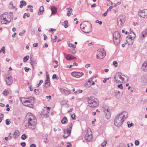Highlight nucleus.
<instances>
[{"mask_svg":"<svg viewBox=\"0 0 147 147\" xmlns=\"http://www.w3.org/2000/svg\"><path fill=\"white\" fill-rule=\"evenodd\" d=\"M121 36L120 33L117 31L115 32L113 34V38H120Z\"/></svg>","mask_w":147,"mask_h":147,"instance_id":"19","label":"nucleus"},{"mask_svg":"<svg viewBox=\"0 0 147 147\" xmlns=\"http://www.w3.org/2000/svg\"><path fill=\"white\" fill-rule=\"evenodd\" d=\"M66 9H67V10L69 9V11H73V9H72V8H67Z\"/></svg>","mask_w":147,"mask_h":147,"instance_id":"61","label":"nucleus"},{"mask_svg":"<svg viewBox=\"0 0 147 147\" xmlns=\"http://www.w3.org/2000/svg\"><path fill=\"white\" fill-rule=\"evenodd\" d=\"M51 10L52 11V14H55L57 12V9L54 6L51 7Z\"/></svg>","mask_w":147,"mask_h":147,"instance_id":"23","label":"nucleus"},{"mask_svg":"<svg viewBox=\"0 0 147 147\" xmlns=\"http://www.w3.org/2000/svg\"><path fill=\"white\" fill-rule=\"evenodd\" d=\"M83 75L82 73L73 72L71 73L72 76L75 78H79Z\"/></svg>","mask_w":147,"mask_h":147,"instance_id":"16","label":"nucleus"},{"mask_svg":"<svg viewBox=\"0 0 147 147\" xmlns=\"http://www.w3.org/2000/svg\"><path fill=\"white\" fill-rule=\"evenodd\" d=\"M67 121V118L66 117H65L62 119L61 122L62 123L64 124L66 123V121Z\"/></svg>","mask_w":147,"mask_h":147,"instance_id":"29","label":"nucleus"},{"mask_svg":"<svg viewBox=\"0 0 147 147\" xmlns=\"http://www.w3.org/2000/svg\"><path fill=\"white\" fill-rule=\"evenodd\" d=\"M23 104L25 106H26V107H29L31 108H33V105L31 103H23Z\"/></svg>","mask_w":147,"mask_h":147,"instance_id":"24","label":"nucleus"},{"mask_svg":"<svg viewBox=\"0 0 147 147\" xmlns=\"http://www.w3.org/2000/svg\"><path fill=\"white\" fill-rule=\"evenodd\" d=\"M30 63L31 64L33 68H34L36 66V65L37 63V61L35 60H32L30 59Z\"/></svg>","mask_w":147,"mask_h":147,"instance_id":"20","label":"nucleus"},{"mask_svg":"<svg viewBox=\"0 0 147 147\" xmlns=\"http://www.w3.org/2000/svg\"><path fill=\"white\" fill-rule=\"evenodd\" d=\"M61 91L62 92L66 94H68L70 93V92L69 91L63 89H62L61 90Z\"/></svg>","mask_w":147,"mask_h":147,"instance_id":"26","label":"nucleus"},{"mask_svg":"<svg viewBox=\"0 0 147 147\" xmlns=\"http://www.w3.org/2000/svg\"><path fill=\"white\" fill-rule=\"evenodd\" d=\"M125 17L123 15L119 16L117 18L118 26L119 27H121L125 22Z\"/></svg>","mask_w":147,"mask_h":147,"instance_id":"10","label":"nucleus"},{"mask_svg":"<svg viewBox=\"0 0 147 147\" xmlns=\"http://www.w3.org/2000/svg\"><path fill=\"white\" fill-rule=\"evenodd\" d=\"M0 119H1V120L3 119L4 115L3 114L1 113L0 114Z\"/></svg>","mask_w":147,"mask_h":147,"instance_id":"48","label":"nucleus"},{"mask_svg":"<svg viewBox=\"0 0 147 147\" xmlns=\"http://www.w3.org/2000/svg\"><path fill=\"white\" fill-rule=\"evenodd\" d=\"M121 2H117L116 4H115L114 6H113V7H115L117 6V5H119L121 4Z\"/></svg>","mask_w":147,"mask_h":147,"instance_id":"50","label":"nucleus"},{"mask_svg":"<svg viewBox=\"0 0 147 147\" xmlns=\"http://www.w3.org/2000/svg\"><path fill=\"white\" fill-rule=\"evenodd\" d=\"M103 109L104 113H105L106 117L108 119V117H110L111 116L110 111L109 110V108L108 107L104 106L103 107Z\"/></svg>","mask_w":147,"mask_h":147,"instance_id":"13","label":"nucleus"},{"mask_svg":"<svg viewBox=\"0 0 147 147\" xmlns=\"http://www.w3.org/2000/svg\"><path fill=\"white\" fill-rule=\"evenodd\" d=\"M142 69L145 72L147 71V61L144 62L142 66Z\"/></svg>","mask_w":147,"mask_h":147,"instance_id":"18","label":"nucleus"},{"mask_svg":"<svg viewBox=\"0 0 147 147\" xmlns=\"http://www.w3.org/2000/svg\"><path fill=\"white\" fill-rule=\"evenodd\" d=\"M88 104V106L91 108H94L97 107L99 104V101L97 98L94 96H91L87 97L86 98Z\"/></svg>","mask_w":147,"mask_h":147,"instance_id":"4","label":"nucleus"},{"mask_svg":"<svg viewBox=\"0 0 147 147\" xmlns=\"http://www.w3.org/2000/svg\"><path fill=\"white\" fill-rule=\"evenodd\" d=\"M19 132L18 130H16L13 134V135L15 136L14 137V138H17L19 135Z\"/></svg>","mask_w":147,"mask_h":147,"instance_id":"27","label":"nucleus"},{"mask_svg":"<svg viewBox=\"0 0 147 147\" xmlns=\"http://www.w3.org/2000/svg\"><path fill=\"white\" fill-rule=\"evenodd\" d=\"M94 78V77H93L89 79V80H88V82L89 83L92 82V80Z\"/></svg>","mask_w":147,"mask_h":147,"instance_id":"44","label":"nucleus"},{"mask_svg":"<svg viewBox=\"0 0 147 147\" xmlns=\"http://www.w3.org/2000/svg\"><path fill=\"white\" fill-rule=\"evenodd\" d=\"M147 34V29L143 31L141 34L139 36V38L143 40L146 36Z\"/></svg>","mask_w":147,"mask_h":147,"instance_id":"15","label":"nucleus"},{"mask_svg":"<svg viewBox=\"0 0 147 147\" xmlns=\"http://www.w3.org/2000/svg\"><path fill=\"white\" fill-rule=\"evenodd\" d=\"M38 45V43H34L33 44V46L34 47H37Z\"/></svg>","mask_w":147,"mask_h":147,"instance_id":"52","label":"nucleus"},{"mask_svg":"<svg viewBox=\"0 0 147 147\" xmlns=\"http://www.w3.org/2000/svg\"><path fill=\"white\" fill-rule=\"evenodd\" d=\"M61 130V129L59 128H58V129H56L55 128H54V131H60Z\"/></svg>","mask_w":147,"mask_h":147,"instance_id":"47","label":"nucleus"},{"mask_svg":"<svg viewBox=\"0 0 147 147\" xmlns=\"http://www.w3.org/2000/svg\"><path fill=\"white\" fill-rule=\"evenodd\" d=\"M68 21L67 20L65 21L64 22H62V24L63 26H64L65 28H66L68 27Z\"/></svg>","mask_w":147,"mask_h":147,"instance_id":"30","label":"nucleus"},{"mask_svg":"<svg viewBox=\"0 0 147 147\" xmlns=\"http://www.w3.org/2000/svg\"><path fill=\"white\" fill-rule=\"evenodd\" d=\"M43 82V81L42 80H40V82L39 84H38L37 87H39Z\"/></svg>","mask_w":147,"mask_h":147,"instance_id":"43","label":"nucleus"},{"mask_svg":"<svg viewBox=\"0 0 147 147\" xmlns=\"http://www.w3.org/2000/svg\"><path fill=\"white\" fill-rule=\"evenodd\" d=\"M50 86V82L49 80H46L45 81V87L47 88L48 86Z\"/></svg>","mask_w":147,"mask_h":147,"instance_id":"28","label":"nucleus"},{"mask_svg":"<svg viewBox=\"0 0 147 147\" xmlns=\"http://www.w3.org/2000/svg\"><path fill=\"white\" fill-rule=\"evenodd\" d=\"M63 131L64 135H63V137L65 138H67L70 135L71 132L70 130L67 129H64Z\"/></svg>","mask_w":147,"mask_h":147,"instance_id":"14","label":"nucleus"},{"mask_svg":"<svg viewBox=\"0 0 147 147\" xmlns=\"http://www.w3.org/2000/svg\"><path fill=\"white\" fill-rule=\"evenodd\" d=\"M106 55V52L103 48H100L98 50L96 53V57L97 59H102L105 57Z\"/></svg>","mask_w":147,"mask_h":147,"instance_id":"7","label":"nucleus"},{"mask_svg":"<svg viewBox=\"0 0 147 147\" xmlns=\"http://www.w3.org/2000/svg\"><path fill=\"white\" fill-rule=\"evenodd\" d=\"M24 69H25V71L26 72H27L30 69L29 68H28L27 67H25Z\"/></svg>","mask_w":147,"mask_h":147,"instance_id":"51","label":"nucleus"},{"mask_svg":"<svg viewBox=\"0 0 147 147\" xmlns=\"http://www.w3.org/2000/svg\"><path fill=\"white\" fill-rule=\"evenodd\" d=\"M128 113L123 111L118 114L114 119L115 125L118 127H120L123 124L124 120L127 118Z\"/></svg>","mask_w":147,"mask_h":147,"instance_id":"2","label":"nucleus"},{"mask_svg":"<svg viewBox=\"0 0 147 147\" xmlns=\"http://www.w3.org/2000/svg\"><path fill=\"white\" fill-rule=\"evenodd\" d=\"M3 92V94L5 96H7L8 94V91L7 90H5Z\"/></svg>","mask_w":147,"mask_h":147,"instance_id":"33","label":"nucleus"},{"mask_svg":"<svg viewBox=\"0 0 147 147\" xmlns=\"http://www.w3.org/2000/svg\"><path fill=\"white\" fill-rule=\"evenodd\" d=\"M5 81L7 85H11L13 82V80L11 77L9 75H7L6 77Z\"/></svg>","mask_w":147,"mask_h":147,"instance_id":"12","label":"nucleus"},{"mask_svg":"<svg viewBox=\"0 0 147 147\" xmlns=\"http://www.w3.org/2000/svg\"><path fill=\"white\" fill-rule=\"evenodd\" d=\"M34 92L36 94H39V91L38 89H35L34 90Z\"/></svg>","mask_w":147,"mask_h":147,"instance_id":"42","label":"nucleus"},{"mask_svg":"<svg viewBox=\"0 0 147 147\" xmlns=\"http://www.w3.org/2000/svg\"><path fill=\"white\" fill-rule=\"evenodd\" d=\"M129 122L128 121L127 122V124L128 125V127L129 128L133 126L134 125V124L132 123H131L130 124H129Z\"/></svg>","mask_w":147,"mask_h":147,"instance_id":"36","label":"nucleus"},{"mask_svg":"<svg viewBox=\"0 0 147 147\" xmlns=\"http://www.w3.org/2000/svg\"><path fill=\"white\" fill-rule=\"evenodd\" d=\"M5 121H6V125H9L11 123L10 121L8 119H6V120Z\"/></svg>","mask_w":147,"mask_h":147,"instance_id":"38","label":"nucleus"},{"mask_svg":"<svg viewBox=\"0 0 147 147\" xmlns=\"http://www.w3.org/2000/svg\"><path fill=\"white\" fill-rule=\"evenodd\" d=\"M90 64H86L85 66V67L86 68H88V67H90Z\"/></svg>","mask_w":147,"mask_h":147,"instance_id":"55","label":"nucleus"},{"mask_svg":"<svg viewBox=\"0 0 147 147\" xmlns=\"http://www.w3.org/2000/svg\"><path fill=\"white\" fill-rule=\"evenodd\" d=\"M26 136L25 134H23L21 137L22 139L23 140H25L26 138Z\"/></svg>","mask_w":147,"mask_h":147,"instance_id":"35","label":"nucleus"},{"mask_svg":"<svg viewBox=\"0 0 147 147\" xmlns=\"http://www.w3.org/2000/svg\"><path fill=\"white\" fill-rule=\"evenodd\" d=\"M71 13L70 11H67V15L68 16H70L71 14Z\"/></svg>","mask_w":147,"mask_h":147,"instance_id":"54","label":"nucleus"},{"mask_svg":"<svg viewBox=\"0 0 147 147\" xmlns=\"http://www.w3.org/2000/svg\"><path fill=\"white\" fill-rule=\"evenodd\" d=\"M34 98L33 97H28L25 98L24 97H20V101L22 102V104L23 103H31L32 102H33L34 101Z\"/></svg>","mask_w":147,"mask_h":147,"instance_id":"8","label":"nucleus"},{"mask_svg":"<svg viewBox=\"0 0 147 147\" xmlns=\"http://www.w3.org/2000/svg\"><path fill=\"white\" fill-rule=\"evenodd\" d=\"M135 145L136 146H138L139 145V142L138 140H136L135 142Z\"/></svg>","mask_w":147,"mask_h":147,"instance_id":"40","label":"nucleus"},{"mask_svg":"<svg viewBox=\"0 0 147 147\" xmlns=\"http://www.w3.org/2000/svg\"><path fill=\"white\" fill-rule=\"evenodd\" d=\"M52 78L53 79L56 78L57 80H58L59 79V78L55 74H54Z\"/></svg>","mask_w":147,"mask_h":147,"instance_id":"34","label":"nucleus"},{"mask_svg":"<svg viewBox=\"0 0 147 147\" xmlns=\"http://www.w3.org/2000/svg\"><path fill=\"white\" fill-rule=\"evenodd\" d=\"M104 143H105V146L106 144L107 143V140L105 139L104 140V142H103Z\"/></svg>","mask_w":147,"mask_h":147,"instance_id":"60","label":"nucleus"},{"mask_svg":"<svg viewBox=\"0 0 147 147\" xmlns=\"http://www.w3.org/2000/svg\"><path fill=\"white\" fill-rule=\"evenodd\" d=\"M96 23H98L100 25H101L102 24V22L101 21H98V20H96Z\"/></svg>","mask_w":147,"mask_h":147,"instance_id":"49","label":"nucleus"},{"mask_svg":"<svg viewBox=\"0 0 147 147\" xmlns=\"http://www.w3.org/2000/svg\"><path fill=\"white\" fill-rule=\"evenodd\" d=\"M68 47H72V45H73L71 43H69L68 42Z\"/></svg>","mask_w":147,"mask_h":147,"instance_id":"58","label":"nucleus"},{"mask_svg":"<svg viewBox=\"0 0 147 147\" xmlns=\"http://www.w3.org/2000/svg\"><path fill=\"white\" fill-rule=\"evenodd\" d=\"M11 133H9V140H10L12 138L11 136H10V135H11Z\"/></svg>","mask_w":147,"mask_h":147,"instance_id":"62","label":"nucleus"},{"mask_svg":"<svg viewBox=\"0 0 147 147\" xmlns=\"http://www.w3.org/2000/svg\"><path fill=\"white\" fill-rule=\"evenodd\" d=\"M44 10V8L42 6H41L40 7L39 11L38 12V14L40 15H41L43 13Z\"/></svg>","mask_w":147,"mask_h":147,"instance_id":"25","label":"nucleus"},{"mask_svg":"<svg viewBox=\"0 0 147 147\" xmlns=\"http://www.w3.org/2000/svg\"><path fill=\"white\" fill-rule=\"evenodd\" d=\"M75 117H76V115L74 113L73 114H72L71 115V117L73 119H76Z\"/></svg>","mask_w":147,"mask_h":147,"instance_id":"45","label":"nucleus"},{"mask_svg":"<svg viewBox=\"0 0 147 147\" xmlns=\"http://www.w3.org/2000/svg\"><path fill=\"white\" fill-rule=\"evenodd\" d=\"M129 78L127 76L122 74V73L118 72L114 76L115 80L117 83H123L127 82Z\"/></svg>","mask_w":147,"mask_h":147,"instance_id":"3","label":"nucleus"},{"mask_svg":"<svg viewBox=\"0 0 147 147\" xmlns=\"http://www.w3.org/2000/svg\"><path fill=\"white\" fill-rule=\"evenodd\" d=\"M136 37V35L134 32L130 33L129 34L128 36V38L129 39H130L131 40H133Z\"/></svg>","mask_w":147,"mask_h":147,"instance_id":"17","label":"nucleus"},{"mask_svg":"<svg viewBox=\"0 0 147 147\" xmlns=\"http://www.w3.org/2000/svg\"><path fill=\"white\" fill-rule=\"evenodd\" d=\"M72 126V123L70 122L69 123V125L67 126V129L70 130V131H71Z\"/></svg>","mask_w":147,"mask_h":147,"instance_id":"31","label":"nucleus"},{"mask_svg":"<svg viewBox=\"0 0 147 147\" xmlns=\"http://www.w3.org/2000/svg\"><path fill=\"white\" fill-rule=\"evenodd\" d=\"M139 15L144 18H147V10L144 9L140 10L138 12Z\"/></svg>","mask_w":147,"mask_h":147,"instance_id":"11","label":"nucleus"},{"mask_svg":"<svg viewBox=\"0 0 147 147\" xmlns=\"http://www.w3.org/2000/svg\"><path fill=\"white\" fill-rule=\"evenodd\" d=\"M117 87L119 88H120L121 89H122L123 88V86L122 84H118L117 85Z\"/></svg>","mask_w":147,"mask_h":147,"instance_id":"39","label":"nucleus"},{"mask_svg":"<svg viewBox=\"0 0 147 147\" xmlns=\"http://www.w3.org/2000/svg\"><path fill=\"white\" fill-rule=\"evenodd\" d=\"M80 27L83 32L89 33L91 30V24L88 22H84L80 24Z\"/></svg>","mask_w":147,"mask_h":147,"instance_id":"6","label":"nucleus"},{"mask_svg":"<svg viewBox=\"0 0 147 147\" xmlns=\"http://www.w3.org/2000/svg\"><path fill=\"white\" fill-rule=\"evenodd\" d=\"M5 106V105L4 104L2 103H0V106L2 107H3Z\"/></svg>","mask_w":147,"mask_h":147,"instance_id":"64","label":"nucleus"},{"mask_svg":"<svg viewBox=\"0 0 147 147\" xmlns=\"http://www.w3.org/2000/svg\"><path fill=\"white\" fill-rule=\"evenodd\" d=\"M20 3L22 4L24 6H26V3L24 1H20Z\"/></svg>","mask_w":147,"mask_h":147,"instance_id":"37","label":"nucleus"},{"mask_svg":"<svg viewBox=\"0 0 147 147\" xmlns=\"http://www.w3.org/2000/svg\"><path fill=\"white\" fill-rule=\"evenodd\" d=\"M92 138V133L90 129L87 130V133L85 136V138L87 142H90Z\"/></svg>","mask_w":147,"mask_h":147,"instance_id":"9","label":"nucleus"},{"mask_svg":"<svg viewBox=\"0 0 147 147\" xmlns=\"http://www.w3.org/2000/svg\"><path fill=\"white\" fill-rule=\"evenodd\" d=\"M17 33L16 32H15L12 35V37L13 38H15V37Z\"/></svg>","mask_w":147,"mask_h":147,"instance_id":"57","label":"nucleus"},{"mask_svg":"<svg viewBox=\"0 0 147 147\" xmlns=\"http://www.w3.org/2000/svg\"><path fill=\"white\" fill-rule=\"evenodd\" d=\"M43 36L44 37V40H45L47 38V36L45 34H44Z\"/></svg>","mask_w":147,"mask_h":147,"instance_id":"63","label":"nucleus"},{"mask_svg":"<svg viewBox=\"0 0 147 147\" xmlns=\"http://www.w3.org/2000/svg\"><path fill=\"white\" fill-rule=\"evenodd\" d=\"M36 119L35 116L32 113H28L27 114L25 122L30 128L34 130L36 127Z\"/></svg>","mask_w":147,"mask_h":147,"instance_id":"1","label":"nucleus"},{"mask_svg":"<svg viewBox=\"0 0 147 147\" xmlns=\"http://www.w3.org/2000/svg\"><path fill=\"white\" fill-rule=\"evenodd\" d=\"M114 43L116 45H118L120 42V38H113Z\"/></svg>","mask_w":147,"mask_h":147,"instance_id":"22","label":"nucleus"},{"mask_svg":"<svg viewBox=\"0 0 147 147\" xmlns=\"http://www.w3.org/2000/svg\"><path fill=\"white\" fill-rule=\"evenodd\" d=\"M46 98H49V99H50L51 98V96L50 95L47 96H46Z\"/></svg>","mask_w":147,"mask_h":147,"instance_id":"59","label":"nucleus"},{"mask_svg":"<svg viewBox=\"0 0 147 147\" xmlns=\"http://www.w3.org/2000/svg\"><path fill=\"white\" fill-rule=\"evenodd\" d=\"M5 15L3 14L1 16V22L2 24H7V23H9L13 20V16L12 12H10L6 16H5Z\"/></svg>","mask_w":147,"mask_h":147,"instance_id":"5","label":"nucleus"},{"mask_svg":"<svg viewBox=\"0 0 147 147\" xmlns=\"http://www.w3.org/2000/svg\"><path fill=\"white\" fill-rule=\"evenodd\" d=\"M20 145H21V146L23 147H24L26 145V143L24 142H22L20 144Z\"/></svg>","mask_w":147,"mask_h":147,"instance_id":"46","label":"nucleus"},{"mask_svg":"<svg viewBox=\"0 0 147 147\" xmlns=\"http://www.w3.org/2000/svg\"><path fill=\"white\" fill-rule=\"evenodd\" d=\"M29 58V56L28 55L27 56L24 57L23 59V61L24 62H25L27 61Z\"/></svg>","mask_w":147,"mask_h":147,"instance_id":"32","label":"nucleus"},{"mask_svg":"<svg viewBox=\"0 0 147 147\" xmlns=\"http://www.w3.org/2000/svg\"><path fill=\"white\" fill-rule=\"evenodd\" d=\"M113 6H110L109 8L107 9V11H111V9L113 8Z\"/></svg>","mask_w":147,"mask_h":147,"instance_id":"53","label":"nucleus"},{"mask_svg":"<svg viewBox=\"0 0 147 147\" xmlns=\"http://www.w3.org/2000/svg\"><path fill=\"white\" fill-rule=\"evenodd\" d=\"M117 62L116 61H114L113 62V64L115 66V67H117Z\"/></svg>","mask_w":147,"mask_h":147,"instance_id":"41","label":"nucleus"},{"mask_svg":"<svg viewBox=\"0 0 147 147\" xmlns=\"http://www.w3.org/2000/svg\"><path fill=\"white\" fill-rule=\"evenodd\" d=\"M30 147H36V146L35 144H32L30 145Z\"/></svg>","mask_w":147,"mask_h":147,"instance_id":"56","label":"nucleus"},{"mask_svg":"<svg viewBox=\"0 0 147 147\" xmlns=\"http://www.w3.org/2000/svg\"><path fill=\"white\" fill-rule=\"evenodd\" d=\"M66 58L68 60H71L73 59H76V57H72V56L70 55H67L65 56Z\"/></svg>","mask_w":147,"mask_h":147,"instance_id":"21","label":"nucleus"}]
</instances>
